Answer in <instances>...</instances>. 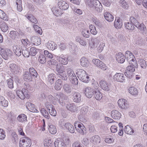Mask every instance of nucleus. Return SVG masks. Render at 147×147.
I'll list each match as a JSON object with an SVG mask.
<instances>
[{
  "label": "nucleus",
  "mask_w": 147,
  "mask_h": 147,
  "mask_svg": "<svg viewBox=\"0 0 147 147\" xmlns=\"http://www.w3.org/2000/svg\"><path fill=\"white\" fill-rule=\"evenodd\" d=\"M37 50V49H36L35 47H31L30 49V51L29 52L30 55L32 56H35L36 54Z\"/></svg>",
  "instance_id": "obj_64"
},
{
  "label": "nucleus",
  "mask_w": 147,
  "mask_h": 147,
  "mask_svg": "<svg viewBox=\"0 0 147 147\" xmlns=\"http://www.w3.org/2000/svg\"><path fill=\"white\" fill-rule=\"evenodd\" d=\"M62 86V81L61 79H59L55 82L54 86L55 89L57 90H59Z\"/></svg>",
  "instance_id": "obj_27"
},
{
  "label": "nucleus",
  "mask_w": 147,
  "mask_h": 147,
  "mask_svg": "<svg viewBox=\"0 0 147 147\" xmlns=\"http://www.w3.org/2000/svg\"><path fill=\"white\" fill-rule=\"evenodd\" d=\"M97 91H95V92H94V94L93 95L95 98L97 100H100L102 98V95L99 90H97Z\"/></svg>",
  "instance_id": "obj_45"
},
{
  "label": "nucleus",
  "mask_w": 147,
  "mask_h": 147,
  "mask_svg": "<svg viewBox=\"0 0 147 147\" xmlns=\"http://www.w3.org/2000/svg\"><path fill=\"white\" fill-rule=\"evenodd\" d=\"M76 131L82 135H84L86 133V129L82 124L80 127L76 129Z\"/></svg>",
  "instance_id": "obj_35"
},
{
  "label": "nucleus",
  "mask_w": 147,
  "mask_h": 147,
  "mask_svg": "<svg viewBox=\"0 0 147 147\" xmlns=\"http://www.w3.org/2000/svg\"><path fill=\"white\" fill-rule=\"evenodd\" d=\"M40 111L42 115L45 118L48 119H49L50 118V115L47 111L44 108H41L40 110Z\"/></svg>",
  "instance_id": "obj_42"
},
{
  "label": "nucleus",
  "mask_w": 147,
  "mask_h": 147,
  "mask_svg": "<svg viewBox=\"0 0 147 147\" xmlns=\"http://www.w3.org/2000/svg\"><path fill=\"white\" fill-rule=\"evenodd\" d=\"M79 79L82 82L88 83L90 80L89 77L86 71L81 69H78L76 72Z\"/></svg>",
  "instance_id": "obj_2"
},
{
  "label": "nucleus",
  "mask_w": 147,
  "mask_h": 147,
  "mask_svg": "<svg viewBox=\"0 0 147 147\" xmlns=\"http://www.w3.org/2000/svg\"><path fill=\"white\" fill-rule=\"evenodd\" d=\"M25 17L33 23L36 24L38 22L36 18L32 14L26 15L25 16Z\"/></svg>",
  "instance_id": "obj_30"
},
{
  "label": "nucleus",
  "mask_w": 147,
  "mask_h": 147,
  "mask_svg": "<svg viewBox=\"0 0 147 147\" xmlns=\"http://www.w3.org/2000/svg\"><path fill=\"white\" fill-rule=\"evenodd\" d=\"M13 50L15 55L18 57L21 55L22 51L19 45H14L13 47Z\"/></svg>",
  "instance_id": "obj_21"
},
{
  "label": "nucleus",
  "mask_w": 147,
  "mask_h": 147,
  "mask_svg": "<svg viewBox=\"0 0 147 147\" xmlns=\"http://www.w3.org/2000/svg\"><path fill=\"white\" fill-rule=\"evenodd\" d=\"M129 21L135 26H137V25L139 23L136 18L133 16H131L130 18Z\"/></svg>",
  "instance_id": "obj_56"
},
{
  "label": "nucleus",
  "mask_w": 147,
  "mask_h": 147,
  "mask_svg": "<svg viewBox=\"0 0 147 147\" xmlns=\"http://www.w3.org/2000/svg\"><path fill=\"white\" fill-rule=\"evenodd\" d=\"M139 63L140 66L143 68L146 67V63L145 60L143 59H141L139 61Z\"/></svg>",
  "instance_id": "obj_62"
},
{
  "label": "nucleus",
  "mask_w": 147,
  "mask_h": 147,
  "mask_svg": "<svg viewBox=\"0 0 147 147\" xmlns=\"http://www.w3.org/2000/svg\"><path fill=\"white\" fill-rule=\"evenodd\" d=\"M7 82L8 86L9 88L12 89L13 88V83L12 79L9 78L7 80Z\"/></svg>",
  "instance_id": "obj_58"
},
{
  "label": "nucleus",
  "mask_w": 147,
  "mask_h": 147,
  "mask_svg": "<svg viewBox=\"0 0 147 147\" xmlns=\"http://www.w3.org/2000/svg\"><path fill=\"white\" fill-rule=\"evenodd\" d=\"M67 71L69 79L72 84L75 85L78 84V79L73 70L69 68L67 69Z\"/></svg>",
  "instance_id": "obj_3"
},
{
  "label": "nucleus",
  "mask_w": 147,
  "mask_h": 147,
  "mask_svg": "<svg viewBox=\"0 0 147 147\" xmlns=\"http://www.w3.org/2000/svg\"><path fill=\"white\" fill-rule=\"evenodd\" d=\"M84 91L86 96L89 98L91 97L94 94L93 91L89 87L86 88Z\"/></svg>",
  "instance_id": "obj_19"
},
{
  "label": "nucleus",
  "mask_w": 147,
  "mask_h": 147,
  "mask_svg": "<svg viewBox=\"0 0 147 147\" xmlns=\"http://www.w3.org/2000/svg\"><path fill=\"white\" fill-rule=\"evenodd\" d=\"M81 34L85 38H89L91 35L89 30L86 29H82Z\"/></svg>",
  "instance_id": "obj_38"
},
{
  "label": "nucleus",
  "mask_w": 147,
  "mask_h": 147,
  "mask_svg": "<svg viewBox=\"0 0 147 147\" xmlns=\"http://www.w3.org/2000/svg\"><path fill=\"white\" fill-rule=\"evenodd\" d=\"M58 5L59 8L61 10H65L69 8V5L65 1H60L58 3Z\"/></svg>",
  "instance_id": "obj_13"
},
{
  "label": "nucleus",
  "mask_w": 147,
  "mask_h": 147,
  "mask_svg": "<svg viewBox=\"0 0 147 147\" xmlns=\"http://www.w3.org/2000/svg\"><path fill=\"white\" fill-rule=\"evenodd\" d=\"M87 116L86 115L80 113V114L79 115L78 118L80 121L84 122H86L87 121L86 118V116Z\"/></svg>",
  "instance_id": "obj_55"
},
{
  "label": "nucleus",
  "mask_w": 147,
  "mask_h": 147,
  "mask_svg": "<svg viewBox=\"0 0 147 147\" xmlns=\"http://www.w3.org/2000/svg\"><path fill=\"white\" fill-rule=\"evenodd\" d=\"M116 60L119 63H122L125 61V57L121 53H119L115 55Z\"/></svg>",
  "instance_id": "obj_18"
},
{
  "label": "nucleus",
  "mask_w": 147,
  "mask_h": 147,
  "mask_svg": "<svg viewBox=\"0 0 147 147\" xmlns=\"http://www.w3.org/2000/svg\"><path fill=\"white\" fill-rule=\"evenodd\" d=\"M26 107L27 109L30 112L33 113H38V111L35 107L34 104L30 102H28L26 103Z\"/></svg>",
  "instance_id": "obj_15"
},
{
  "label": "nucleus",
  "mask_w": 147,
  "mask_h": 147,
  "mask_svg": "<svg viewBox=\"0 0 147 147\" xmlns=\"http://www.w3.org/2000/svg\"><path fill=\"white\" fill-rule=\"evenodd\" d=\"M66 107L67 109L71 111H74L75 110V106L72 103L68 102L66 104Z\"/></svg>",
  "instance_id": "obj_46"
},
{
  "label": "nucleus",
  "mask_w": 147,
  "mask_h": 147,
  "mask_svg": "<svg viewBox=\"0 0 147 147\" xmlns=\"http://www.w3.org/2000/svg\"><path fill=\"white\" fill-rule=\"evenodd\" d=\"M48 63L50 65L51 67H52L53 68H56L57 66L59 65L57 61L53 59H51L49 61Z\"/></svg>",
  "instance_id": "obj_47"
},
{
  "label": "nucleus",
  "mask_w": 147,
  "mask_h": 147,
  "mask_svg": "<svg viewBox=\"0 0 147 147\" xmlns=\"http://www.w3.org/2000/svg\"><path fill=\"white\" fill-rule=\"evenodd\" d=\"M34 43L33 44L35 45L38 46L41 44L40 39L38 37H35L34 40Z\"/></svg>",
  "instance_id": "obj_63"
},
{
  "label": "nucleus",
  "mask_w": 147,
  "mask_h": 147,
  "mask_svg": "<svg viewBox=\"0 0 147 147\" xmlns=\"http://www.w3.org/2000/svg\"><path fill=\"white\" fill-rule=\"evenodd\" d=\"M7 119L10 123L12 124H15L16 122V116L14 115H12L11 113L8 114Z\"/></svg>",
  "instance_id": "obj_24"
},
{
  "label": "nucleus",
  "mask_w": 147,
  "mask_h": 147,
  "mask_svg": "<svg viewBox=\"0 0 147 147\" xmlns=\"http://www.w3.org/2000/svg\"><path fill=\"white\" fill-rule=\"evenodd\" d=\"M92 61L95 65L103 70H105L107 68L106 65L99 59H94Z\"/></svg>",
  "instance_id": "obj_7"
},
{
  "label": "nucleus",
  "mask_w": 147,
  "mask_h": 147,
  "mask_svg": "<svg viewBox=\"0 0 147 147\" xmlns=\"http://www.w3.org/2000/svg\"><path fill=\"white\" fill-rule=\"evenodd\" d=\"M99 84L101 88L107 91H108L110 90V85L105 80H101L99 82Z\"/></svg>",
  "instance_id": "obj_16"
},
{
  "label": "nucleus",
  "mask_w": 147,
  "mask_h": 147,
  "mask_svg": "<svg viewBox=\"0 0 147 147\" xmlns=\"http://www.w3.org/2000/svg\"><path fill=\"white\" fill-rule=\"evenodd\" d=\"M16 4L17 10L20 12L22 11V1L21 0H17L16 2Z\"/></svg>",
  "instance_id": "obj_53"
},
{
  "label": "nucleus",
  "mask_w": 147,
  "mask_h": 147,
  "mask_svg": "<svg viewBox=\"0 0 147 147\" xmlns=\"http://www.w3.org/2000/svg\"><path fill=\"white\" fill-rule=\"evenodd\" d=\"M57 80L56 75L52 73L49 74L46 78V81L50 84H54L55 81Z\"/></svg>",
  "instance_id": "obj_11"
},
{
  "label": "nucleus",
  "mask_w": 147,
  "mask_h": 147,
  "mask_svg": "<svg viewBox=\"0 0 147 147\" xmlns=\"http://www.w3.org/2000/svg\"><path fill=\"white\" fill-rule=\"evenodd\" d=\"M63 88L65 91L67 93H70L73 88L70 84H65L63 85Z\"/></svg>",
  "instance_id": "obj_31"
},
{
  "label": "nucleus",
  "mask_w": 147,
  "mask_h": 147,
  "mask_svg": "<svg viewBox=\"0 0 147 147\" xmlns=\"http://www.w3.org/2000/svg\"><path fill=\"white\" fill-rule=\"evenodd\" d=\"M124 129L125 133L128 134L132 135L135 133L134 130L128 125H126Z\"/></svg>",
  "instance_id": "obj_34"
},
{
  "label": "nucleus",
  "mask_w": 147,
  "mask_h": 147,
  "mask_svg": "<svg viewBox=\"0 0 147 147\" xmlns=\"http://www.w3.org/2000/svg\"><path fill=\"white\" fill-rule=\"evenodd\" d=\"M17 96L22 100H24L25 98H28L29 97L28 92L27 90L25 88H23L22 90H18L16 91Z\"/></svg>",
  "instance_id": "obj_6"
},
{
  "label": "nucleus",
  "mask_w": 147,
  "mask_h": 147,
  "mask_svg": "<svg viewBox=\"0 0 147 147\" xmlns=\"http://www.w3.org/2000/svg\"><path fill=\"white\" fill-rule=\"evenodd\" d=\"M12 54L13 52L10 49H7L5 50L3 49H1L0 47V54L4 59H9L11 58Z\"/></svg>",
  "instance_id": "obj_4"
},
{
  "label": "nucleus",
  "mask_w": 147,
  "mask_h": 147,
  "mask_svg": "<svg viewBox=\"0 0 147 147\" xmlns=\"http://www.w3.org/2000/svg\"><path fill=\"white\" fill-rule=\"evenodd\" d=\"M0 103L2 106L5 107H7L8 105L7 100L5 99L4 98L1 96H0Z\"/></svg>",
  "instance_id": "obj_41"
},
{
  "label": "nucleus",
  "mask_w": 147,
  "mask_h": 147,
  "mask_svg": "<svg viewBox=\"0 0 147 147\" xmlns=\"http://www.w3.org/2000/svg\"><path fill=\"white\" fill-rule=\"evenodd\" d=\"M45 147H52L54 145V142L51 139H46L44 142Z\"/></svg>",
  "instance_id": "obj_33"
},
{
  "label": "nucleus",
  "mask_w": 147,
  "mask_h": 147,
  "mask_svg": "<svg viewBox=\"0 0 147 147\" xmlns=\"http://www.w3.org/2000/svg\"><path fill=\"white\" fill-rule=\"evenodd\" d=\"M89 28L90 30V33H91L94 35L96 34L97 32L96 28L94 25L92 24L90 25Z\"/></svg>",
  "instance_id": "obj_49"
},
{
  "label": "nucleus",
  "mask_w": 147,
  "mask_h": 147,
  "mask_svg": "<svg viewBox=\"0 0 147 147\" xmlns=\"http://www.w3.org/2000/svg\"><path fill=\"white\" fill-rule=\"evenodd\" d=\"M32 144L31 139L24 137L20 138L19 145L20 147H30Z\"/></svg>",
  "instance_id": "obj_5"
},
{
  "label": "nucleus",
  "mask_w": 147,
  "mask_h": 147,
  "mask_svg": "<svg viewBox=\"0 0 147 147\" xmlns=\"http://www.w3.org/2000/svg\"><path fill=\"white\" fill-rule=\"evenodd\" d=\"M58 75L60 78L64 80H67L68 78L67 74L65 71V72H63L62 74H59Z\"/></svg>",
  "instance_id": "obj_59"
},
{
  "label": "nucleus",
  "mask_w": 147,
  "mask_h": 147,
  "mask_svg": "<svg viewBox=\"0 0 147 147\" xmlns=\"http://www.w3.org/2000/svg\"><path fill=\"white\" fill-rule=\"evenodd\" d=\"M98 86V84L97 82L93 83L92 84V88L91 89L94 92L96 91L97 90H99Z\"/></svg>",
  "instance_id": "obj_60"
},
{
  "label": "nucleus",
  "mask_w": 147,
  "mask_h": 147,
  "mask_svg": "<svg viewBox=\"0 0 147 147\" xmlns=\"http://www.w3.org/2000/svg\"><path fill=\"white\" fill-rule=\"evenodd\" d=\"M18 33L15 31H11L10 33V37L12 39H16L18 38Z\"/></svg>",
  "instance_id": "obj_48"
},
{
  "label": "nucleus",
  "mask_w": 147,
  "mask_h": 147,
  "mask_svg": "<svg viewBox=\"0 0 147 147\" xmlns=\"http://www.w3.org/2000/svg\"><path fill=\"white\" fill-rule=\"evenodd\" d=\"M46 46L48 49L52 51L56 49L57 47V44L52 41H49L47 43Z\"/></svg>",
  "instance_id": "obj_17"
},
{
  "label": "nucleus",
  "mask_w": 147,
  "mask_h": 147,
  "mask_svg": "<svg viewBox=\"0 0 147 147\" xmlns=\"http://www.w3.org/2000/svg\"><path fill=\"white\" fill-rule=\"evenodd\" d=\"M38 60L40 63L42 64L46 62V59L43 55L40 54L38 57Z\"/></svg>",
  "instance_id": "obj_50"
},
{
  "label": "nucleus",
  "mask_w": 147,
  "mask_h": 147,
  "mask_svg": "<svg viewBox=\"0 0 147 147\" xmlns=\"http://www.w3.org/2000/svg\"><path fill=\"white\" fill-rule=\"evenodd\" d=\"M124 25L125 28L129 30L132 31L135 28L134 25L130 22H125L124 24Z\"/></svg>",
  "instance_id": "obj_39"
},
{
  "label": "nucleus",
  "mask_w": 147,
  "mask_h": 147,
  "mask_svg": "<svg viewBox=\"0 0 147 147\" xmlns=\"http://www.w3.org/2000/svg\"><path fill=\"white\" fill-rule=\"evenodd\" d=\"M60 8L53 7L51 9V10L53 14L56 16L58 17L62 14L63 13Z\"/></svg>",
  "instance_id": "obj_23"
},
{
  "label": "nucleus",
  "mask_w": 147,
  "mask_h": 147,
  "mask_svg": "<svg viewBox=\"0 0 147 147\" xmlns=\"http://www.w3.org/2000/svg\"><path fill=\"white\" fill-rule=\"evenodd\" d=\"M11 71L13 72L17 71L18 69V66L15 63H12L9 65Z\"/></svg>",
  "instance_id": "obj_54"
},
{
  "label": "nucleus",
  "mask_w": 147,
  "mask_h": 147,
  "mask_svg": "<svg viewBox=\"0 0 147 147\" xmlns=\"http://www.w3.org/2000/svg\"><path fill=\"white\" fill-rule=\"evenodd\" d=\"M125 56L127 57V61L130 65L127 67V70L133 72L135 71V67L137 65V63L135 59L133 58L134 55L129 51H127L125 53Z\"/></svg>",
  "instance_id": "obj_1"
},
{
  "label": "nucleus",
  "mask_w": 147,
  "mask_h": 147,
  "mask_svg": "<svg viewBox=\"0 0 147 147\" xmlns=\"http://www.w3.org/2000/svg\"><path fill=\"white\" fill-rule=\"evenodd\" d=\"M136 27L139 29L143 34H146L147 31L146 28L145 26L143 23L140 24L139 23Z\"/></svg>",
  "instance_id": "obj_25"
},
{
  "label": "nucleus",
  "mask_w": 147,
  "mask_h": 147,
  "mask_svg": "<svg viewBox=\"0 0 147 147\" xmlns=\"http://www.w3.org/2000/svg\"><path fill=\"white\" fill-rule=\"evenodd\" d=\"M114 25L117 29L121 28L122 26V21L119 18H117V20L116 19L114 22Z\"/></svg>",
  "instance_id": "obj_40"
},
{
  "label": "nucleus",
  "mask_w": 147,
  "mask_h": 147,
  "mask_svg": "<svg viewBox=\"0 0 147 147\" xmlns=\"http://www.w3.org/2000/svg\"><path fill=\"white\" fill-rule=\"evenodd\" d=\"M88 110L87 107H83L81 109L80 113L88 115Z\"/></svg>",
  "instance_id": "obj_61"
},
{
  "label": "nucleus",
  "mask_w": 147,
  "mask_h": 147,
  "mask_svg": "<svg viewBox=\"0 0 147 147\" xmlns=\"http://www.w3.org/2000/svg\"><path fill=\"white\" fill-rule=\"evenodd\" d=\"M23 76L24 80L27 82L31 81L33 78L28 71L25 72Z\"/></svg>",
  "instance_id": "obj_29"
},
{
  "label": "nucleus",
  "mask_w": 147,
  "mask_h": 147,
  "mask_svg": "<svg viewBox=\"0 0 147 147\" xmlns=\"http://www.w3.org/2000/svg\"><path fill=\"white\" fill-rule=\"evenodd\" d=\"M121 6L124 9H127L129 7V4L125 0H120L119 2Z\"/></svg>",
  "instance_id": "obj_51"
},
{
  "label": "nucleus",
  "mask_w": 147,
  "mask_h": 147,
  "mask_svg": "<svg viewBox=\"0 0 147 147\" xmlns=\"http://www.w3.org/2000/svg\"><path fill=\"white\" fill-rule=\"evenodd\" d=\"M18 121L21 123H25L27 121V117L24 114H21L18 115L17 118Z\"/></svg>",
  "instance_id": "obj_20"
},
{
  "label": "nucleus",
  "mask_w": 147,
  "mask_h": 147,
  "mask_svg": "<svg viewBox=\"0 0 147 147\" xmlns=\"http://www.w3.org/2000/svg\"><path fill=\"white\" fill-rule=\"evenodd\" d=\"M73 101L76 103L79 102L81 100V95L80 93L75 92L72 95Z\"/></svg>",
  "instance_id": "obj_12"
},
{
  "label": "nucleus",
  "mask_w": 147,
  "mask_h": 147,
  "mask_svg": "<svg viewBox=\"0 0 147 147\" xmlns=\"http://www.w3.org/2000/svg\"><path fill=\"white\" fill-rule=\"evenodd\" d=\"M68 57L62 54L57 57V60L61 64L65 65L68 63Z\"/></svg>",
  "instance_id": "obj_9"
},
{
  "label": "nucleus",
  "mask_w": 147,
  "mask_h": 147,
  "mask_svg": "<svg viewBox=\"0 0 147 147\" xmlns=\"http://www.w3.org/2000/svg\"><path fill=\"white\" fill-rule=\"evenodd\" d=\"M29 73H30V74H31L34 78L37 77L38 74L35 69L34 68H30L29 69Z\"/></svg>",
  "instance_id": "obj_43"
},
{
  "label": "nucleus",
  "mask_w": 147,
  "mask_h": 147,
  "mask_svg": "<svg viewBox=\"0 0 147 147\" xmlns=\"http://www.w3.org/2000/svg\"><path fill=\"white\" fill-rule=\"evenodd\" d=\"M100 138L98 136H94L90 138V142L94 144H99L100 142Z\"/></svg>",
  "instance_id": "obj_32"
},
{
  "label": "nucleus",
  "mask_w": 147,
  "mask_h": 147,
  "mask_svg": "<svg viewBox=\"0 0 147 147\" xmlns=\"http://www.w3.org/2000/svg\"><path fill=\"white\" fill-rule=\"evenodd\" d=\"M104 16L105 19L107 21L111 22L113 20V16L109 12H106L104 13Z\"/></svg>",
  "instance_id": "obj_28"
},
{
  "label": "nucleus",
  "mask_w": 147,
  "mask_h": 147,
  "mask_svg": "<svg viewBox=\"0 0 147 147\" xmlns=\"http://www.w3.org/2000/svg\"><path fill=\"white\" fill-rule=\"evenodd\" d=\"M49 126V130L50 133L52 134H55L57 132L55 126L52 124H51Z\"/></svg>",
  "instance_id": "obj_44"
},
{
  "label": "nucleus",
  "mask_w": 147,
  "mask_h": 147,
  "mask_svg": "<svg viewBox=\"0 0 147 147\" xmlns=\"http://www.w3.org/2000/svg\"><path fill=\"white\" fill-rule=\"evenodd\" d=\"M56 70L58 72V75L60 74H62L65 72V67L59 64L56 67Z\"/></svg>",
  "instance_id": "obj_36"
},
{
  "label": "nucleus",
  "mask_w": 147,
  "mask_h": 147,
  "mask_svg": "<svg viewBox=\"0 0 147 147\" xmlns=\"http://www.w3.org/2000/svg\"><path fill=\"white\" fill-rule=\"evenodd\" d=\"M114 80L120 82H125V79L124 74L121 73H116L113 76Z\"/></svg>",
  "instance_id": "obj_8"
},
{
  "label": "nucleus",
  "mask_w": 147,
  "mask_h": 147,
  "mask_svg": "<svg viewBox=\"0 0 147 147\" xmlns=\"http://www.w3.org/2000/svg\"><path fill=\"white\" fill-rule=\"evenodd\" d=\"M33 27L35 31L39 34H41L42 32V30L40 27L38 26L36 24H33Z\"/></svg>",
  "instance_id": "obj_57"
},
{
  "label": "nucleus",
  "mask_w": 147,
  "mask_h": 147,
  "mask_svg": "<svg viewBox=\"0 0 147 147\" xmlns=\"http://www.w3.org/2000/svg\"><path fill=\"white\" fill-rule=\"evenodd\" d=\"M80 61L81 65L83 67H86L89 65V61L88 59L84 57H82L80 60Z\"/></svg>",
  "instance_id": "obj_22"
},
{
  "label": "nucleus",
  "mask_w": 147,
  "mask_h": 147,
  "mask_svg": "<svg viewBox=\"0 0 147 147\" xmlns=\"http://www.w3.org/2000/svg\"><path fill=\"white\" fill-rule=\"evenodd\" d=\"M118 104L119 107L123 109H126L128 107L127 101L125 99L121 98L118 101Z\"/></svg>",
  "instance_id": "obj_10"
},
{
  "label": "nucleus",
  "mask_w": 147,
  "mask_h": 147,
  "mask_svg": "<svg viewBox=\"0 0 147 147\" xmlns=\"http://www.w3.org/2000/svg\"><path fill=\"white\" fill-rule=\"evenodd\" d=\"M55 147H65V143L58 139L56 140L54 142Z\"/></svg>",
  "instance_id": "obj_37"
},
{
  "label": "nucleus",
  "mask_w": 147,
  "mask_h": 147,
  "mask_svg": "<svg viewBox=\"0 0 147 147\" xmlns=\"http://www.w3.org/2000/svg\"><path fill=\"white\" fill-rule=\"evenodd\" d=\"M129 92L132 95H136L138 94L137 89L134 87H130L129 89Z\"/></svg>",
  "instance_id": "obj_52"
},
{
  "label": "nucleus",
  "mask_w": 147,
  "mask_h": 147,
  "mask_svg": "<svg viewBox=\"0 0 147 147\" xmlns=\"http://www.w3.org/2000/svg\"><path fill=\"white\" fill-rule=\"evenodd\" d=\"M65 127L68 129L69 132L71 133H74L75 130L74 126L69 123H66L64 125Z\"/></svg>",
  "instance_id": "obj_26"
},
{
  "label": "nucleus",
  "mask_w": 147,
  "mask_h": 147,
  "mask_svg": "<svg viewBox=\"0 0 147 147\" xmlns=\"http://www.w3.org/2000/svg\"><path fill=\"white\" fill-rule=\"evenodd\" d=\"M121 113L117 110H113L111 112V116L115 120H119L121 118Z\"/></svg>",
  "instance_id": "obj_14"
}]
</instances>
